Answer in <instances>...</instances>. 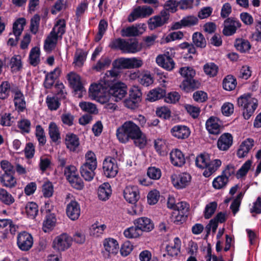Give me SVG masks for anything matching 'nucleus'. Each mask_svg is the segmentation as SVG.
<instances>
[{"label":"nucleus","instance_id":"f257e3e1","mask_svg":"<svg viewBox=\"0 0 261 261\" xmlns=\"http://www.w3.org/2000/svg\"><path fill=\"white\" fill-rule=\"evenodd\" d=\"M116 136L120 142L126 143L133 140L134 145L140 149H143L147 144V138L140 127L133 121L128 120L117 128Z\"/></svg>","mask_w":261,"mask_h":261},{"label":"nucleus","instance_id":"f03ea898","mask_svg":"<svg viewBox=\"0 0 261 261\" xmlns=\"http://www.w3.org/2000/svg\"><path fill=\"white\" fill-rule=\"evenodd\" d=\"M109 47L113 50H121L123 53L135 54L141 50L137 39H130L127 41L118 38L111 41Z\"/></svg>","mask_w":261,"mask_h":261},{"label":"nucleus","instance_id":"7ed1b4c3","mask_svg":"<svg viewBox=\"0 0 261 261\" xmlns=\"http://www.w3.org/2000/svg\"><path fill=\"white\" fill-rule=\"evenodd\" d=\"M238 103L239 106H243V115L246 120L253 115L258 106L257 100L252 98L250 94L241 96L238 98Z\"/></svg>","mask_w":261,"mask_h":261},{"label":"nucleus","instance_id":"20e7f679","mask_svg":"<svg viewBox=\"0 0 261 261\" xmlns=\"http://www.w3.org/2000/svg\"><path fill=\"white\" fill-rule=\"evenodd\" d=\"M108 92V95H111L115 97V101H118L123 98L126 94V86L122 82L111 83L105 87L104 92Z\"/></svg>","mask_w":261,"mask_h":261},{"label":"nucleus","instance_id":"39448f33","mask_svg":"<svg viewBox=\"0 0 261 261\" xmlns=\"http://www.w3.org/2000/svg\"><path fill=\"white\" fill-rule=\"evenodd\" d=\"M72 242L71 237L66 233H63L55 238L53 242V248L57 251H64L71 247Z\"/></svg>","mask_w":261,"mask_h":261},{"label":"nucleus","instance_id":"423d86ee","mask_svg":"<svg viewBox=\"0 0 261 261\" xmlns=\"http://www.w3.org/2000/svg\"><path fill=\"white\" fill-rule=\"evenodd\" d=\"M67 77L70 87L74 90V95H77L78 97L81 98L83 92H86V90L82 83L80 76L75 72H70L67 74Z\"/></svg>","mask_w":261,"mask_h":261},{"label":"nucleus","instance_id":"0eeeda50","mask_svg":"<svg viewBox=\"0 0 261 261\" xmlns=\"http://www.w3.org/2000/svg\"><path fill=\"white\" fill-rule=\"evenodd\" d=\"M103 245L105 250L102 251V253L105 258H110L118 253L119 247L115 239L111 238L105 239L103 241Z\"/></svg>","mask_w":261,"mask_h":261},{"label":"nucleus","instance_id":"6e6552de","mask_svg":"<svg viewBox=\"0 0 261 261\" xmlns=\"http://www.w3.org/2000/svg\"><path fill=\"white\" fill-rule=\"evenodd\" d=\"M102 168L105 175L108 178L115 177L118 172V167L116 159L109 156L104 160Z\"/></svg>","mask_w":261,"mask_h":261},{"label":"nucleus","instance_id":"1a4fd4ad","mask_svg":"<svg viewBox=\"0 0 261 261\" xmlns=\"http://www.w3.org/2000/svg\"><path fill=\"white\" fill-rule=\"evenodd\" d=\"M241 26V23L237 18L232 17H228L224 21L222 33L225 36H232Z\"/></svg>","mask_w":261,"mask_h":261},{"label":"nucleus","instance_id":"9d476101","mask_svg":"<svg viewBox=\"0 0 261 261\" xmlns=\"http://www.w3.org/2000/svg\"><path fill=\"white\" fill-rule=\"evenodd\" d=\"M170 14L166 10H162L159 15H155L149 19L148 25L150 30L161 27L168 22Z\"/></svg>","mask_w":261,"mask_h":261},{"label":"nucleus","instance_id":"9b49d317","mask_svg":"<svg viewBox=\"0 0 261 261\" xmlns=\"http://www.w3.org/2000/svg\"><path fill=\"white\" fill-rule=\"evenodd\" d=\"M171 179L174 187L177 189H182L187 187L191 180L190 174L183 172L179 174H174L171 175Z\"/></svg>","mask_w":261,"mask_h":261},{"label":"nucleus","instance_id":"f8f14e48","mask_svg":"<svg viewBox=\"0 0 261 261\" xmlns=\"http://www.w3.org/2000/svg\"><path fill=\"white\" fill-rule=\"evenodd\" d=\"M17 244L21 250L29 251L33 246V238L30 233L23 231L18 234Z\"/></svg>","mask_w":261,"mask_h":261},{"label":"nucleus","instance_id":"ddd939ff","mask_svg":"<svg viewBox=\"0 0 261 261\" xmlns=\"http://www.w3.org/2000/svg\"><path fill=\"white\" fill-rule=\"evenodd\" d=\"M205 127L209 134L218 135L221 132L222 121L217 117H210L205 122Z\"/></svg>","mask_w":261,"mask_h":261},{"label":"nucleus","instance_id":"4468645a","mask_svg":"<svg viewBox=\"0 0 261 261\" xmlns=\"http://www.w3.org/2000/svg\"><path fill=\"white\" fill-rule=\"evenodd\" d=\"M123 193L124 199L129 203H136L140 197L139 188L137 186H127Z\"/></svg>","mask_w":261,"mask_h":261},{"label":"nucleus","instance_id":"2eb2a0df","mask_svg":"<svg viewBox=\"0 0 261 261\" xmlns=\"http://www.w3.org/2000/svg\"><path fill=\"white\" fill-rule=\"evenodd\" d=\"M172 136L179 140H185L189 138L191 134L190 128L185 125H174L170 130Z\"/></svg>","mask_w":261,"mask_h":261},{"label":"nucleus","instance_id":"dca6fc26","mask_svg":"<svg viewBox=\"0 0 261 261\" xmlns=\"http://www.w3.org/2000/svg\"><path fill=\"white\" fill-rule=\"evenodd\" d=\"M233 137L228 133L222 134L217 140V146L220 151H227L232 146Z\"/></svg>","mask_w":261,"mask_h":261},{"label":"nucleus","instance_id":"f3484780","mask_svg":"<svg viewBox=\"0 0 261 261\" xmlns=\"http://www.w3.org/2000/svg\"><path fill=\"white\" fill-rule=\"evenodd\" d=\"M156 62L158 65L168 71L172 70L175 66V62L168 52L167 54L159 55L156 58Z\"/></svg>","mask_w":261,"mask_h":261},{"label":"nucleus","instance_id":"a211bd4d","mask_svg":"<svg viewBox=\"0 0 261 261\" xmlns=\"http://www.w3.org/2000/svg\"><path fill=\"white\" fill-rule=\"evenodd\" d=\"M13 94H14L13 101L16 110L18 112H24L26 109V101L24 94L19 88L14 90Z\"/></svg>","mask_w":261,"mask_h":261},{"label":"nucleus","instance_id":"6ab92c4d","mask_svg":"<svg viewBox=\"0 0 261 261\" xmlns=\"http://www.w3.org/2000/svg\"><path fill=\"white\" fill-rule=\"evenodd\" d=\"M171 163L175 167H181L186 163V158L182 152L178 149H173L170 153Z\"/></svg>","mask_w":261,"mask_h":261},{"label":"nucleus","instance_id":"aec40b11","mask_svg":"<svg viewBox=\"0 0 261 261\" xmlns=\"http://www.w3.org/2000/svg\"><path fill=\"white\" fill-rule=\"evenodd\" d=\"M67 216L72 220H77L81 214L79 203L75 200H72L67 204L66 208Z\"/></svg>","mask_w":261,"mask_h":261},{"label":"nucleus","instance_id":"412c9836","mask_svg":"<svg viewBox=\"0 0 261 261\" xmlns=\"http://www.w3.org/2000/svg\"><path fill=\"white\" fill-rule=\"evenodd\" d=\"M65 144L70 151L75 152L80 145L79 137L72 133H67L65 138Z\"/></svg>","mask_w":261,"mask_h":261},{"label":"nucleus","instance_id":"4be33fe9","mask_svg":"<svg viewBox=\"0 0 261 261\" xmlns=\"http://www.w3.org/2000/svg\"><path fill=\"white\" fill-rule=\"evenodd\" d=\"M254 145V140L250 138H247L242 142L239 149H238L237 152V156L241 159L247 156Z\"/></svg>","mask_w":261,"mask_h":261},{"label":"nucleus","instance_id":"5701e85b","mask_svg":"<svg viewBox=\"0 0 261 261\" xmlns=\"http://www.w3.org/2000/svg\"><path fill=\"white\" fill-rule=\"evenodd\" d=\"M102 87L101 85L92 84L90 85L89 91L91 96L96 98L98 102L105 103L109 100V97L106 94H102L100 91V88Z\"/></svg>","mask_w":261,"mask_h":261},{"label":"nucleus","instance_id":"b1692460","mask_svg":"<svg viewBox=\"0 0 261 261\" xmlns=\"http://www.w3.org/2000/svg\"><path fill=\"white\" fill-rule=\"evenodd\" d=\"M112 188L109 182H104L99 186L98 189V197L102 201H106L109 199L112 195Z\"/></svg>","mask_w":261,"mask_h":261},{"label":"nucleus","instance_id":"393cba45","mask_svg":"<svg viewBox=\"0 0 261 261\" xmlns=\"http://www.w3.org/2000/svg\"><path fill=\"white\" fill-rule=\"evenodd\" d=\"M18 86H17L13 84L12 83H10L8 81H4L1 83V99H5L8 98L9 96L10 92L13 93V91L16 90L17 88H19Z\"/></svg>","mask_w":261,"mask_h":261},{"label":"nucleus","instance_id":"a878e982","mask_svg":"<svg viewBox=\"0 0 261 261\" xmlns=\"http://www.w3.org/2000/svg\"><path fill=\"white\" fill-rule=\"evenodd\" d=\"M181 241L178 237L174 239V244L167 245L166 247V251L167 254L171 257L177 256L180 252Z\"/></svg>","mask_w":261,"mask_h":261},{"label":"nucleus","instance_id":"bb28decb","mask_svg":"<svg viewBox=\"0 0 261 261\" xmlns=\"http://www.w3.org/2000/svg\"><path fill=\"white\" fill-rule=\"evenodd\" d=\"M200 86V83L194 78L188 80H184L181 83L180 87L186 92L193 91L198 89Z\"/></svg>","mask_w":261,"mask_h":261},{"label":"nucleus","instance_id":"cd10ccee","mask_svg":"<svg viewBox=\"0 0 261 261\" xmlns=\"http://www.w3.org/2000/svg\"><path fill=\"white\" fill-rule=\"evenodd\" d=\"M60 70L56 68L53 71L47 73L45 75V80L43 83L46 89H50L54 85L55 80L60 74Z\"/></svg>","mask_w":261,"mask_h":261},{"label":"nucleus","instance_id":"c85d7f7f","mask_svg":"<svg viewBox=\"0 0 261 261\" xmlns=\"http://www.w3.org/2000/svg\"><path fill=\"white\" fill-rule=\"evenodd\" d=\"M166 94V90L161 88H158L150 90L147 94V99L150 102L164 98Z\"/></svg>","mask_w":261,"mask_h":261},{"label":"nucleus","instance_id":"c756f323","mask_svg":"<svg viewBox=\"0 0 261 261\" xmlns=\"http://www.w3.org/2000/svg\"><path fill=\"white\" fill-rule=\"evenodd\" d=\"M221 164V161L219 159H215L213 161L210 160L208 166L203 172V175L205 177H210L218 169Z\"/></svg>","mask_w":261,"mask_h":261},{"label":"nucleus","instance_id":"7c9ffc66","mask_svg":"<svg viewBox=\"0 0 261 261\" xmlns=\"http://www.w3.org/2000/svg\"><path fill=\"white\" fill-rule=\"evenodd\" d=\"M15 171L12 173H4L1 176V183L3 186L12 188L14 187L16 184V180L14 177Z\"/></svg>","mask_w":261,"mask_h":261},{"label":"nucleus","instance_id":"2f4dec72","mask_svg":"<svg viewBox=\"0 0 261 261\" xmlns=\"http://www.w3.org/2000/svg\"><path fill=\"white\" fill-rule=\"evenodd\" d=\"M226 220V215L223 212L218 213L212 219L205 228H217L219 223H223Z\"/></svg>","mask_w":261,"mask_h":261},{"label":"nucleus","instance_id":"473e14b6","mask_svg":"<svg viewBox=\"0 0 261 261\" xmlns=\"http://www.w3.org/2000/svg\"><path fill=\"white\" fill-rule=\"evenodd\" d=\"M135 228H154V226L152 221L145 217L139 218L134 221Z\"/></svg>","mask_w":261,"mask_h":261},{"label":"nucleus","instance_id":"72a5a7b5","mask_svg":"<svg viewBox=\"0 0 261 261\" xmlns=\"http://www.w3.org/2000/svg\"><path fill=\"white\" fill-rule=\"evenodd\" d=\"M40 50L38 47H33L30 52L29 60L30 64L34 66H37L40 63Z\"/></svg>","mask_w":261,"mask_h":261},{"label":"nucleus","instance_id":"f704fd0d","mask_svg":"<svg viewBox=\"0 0 261 261\" xmlns=\"http://www.w3.org/2000/svg\"><path fill=\"white\" fill-rule=\"evenodd\" d=\"M96 169V168H92L88 166L82 165L80 168L81 174L85 180L91 181L95 176L94 171Z\"/></svg>","mask_w":261,"mask_h":261},{"label":"nucleus","instance_id":"c9c22d12","mask_svg":"<svg viewBox=\"0 0 261 261\" xmlns=\"http://www.w3.org/2000/svg\"><path fill=\"white\" fill-rule=\"evenodd\" d=\"M234 46L238 50L243 53L249 51L251 45L248 40L243 38H237L235 40Z\"/></svg>","mask_w":261,"mask_h":261},{"label":"nucleus","instance_id":"e433bc0d","mask_svg":"<svg viewBox=\"0 0 261 261\" xmlns=\"http://www.w3.org/2000/svg\"><path fill=\"white\" fill-rule=\"evenodd\" d=\"M192 42L197 48H204L206 46V41L203 35L198 32H195L192 35Z\"/></svg>","mask_w":261,"mask_h":261},{"label":"nucleus","instance_id":"4c0bfd02","mask_svg":"<svg viewBox=\"0 0 261 261\" xmlns=\"http://www.w3.org/2000/svg\"><path fill=\"white\" fill-rule=\"evenodd\" d=\"M222 85L224 90L228 91H232L236 87L237 80L234 76L231 74L227 75L223 80Z\"/></svg>","mask_w":261,"mask_h":261},{"label":"nucleus","instance_id":"58836bf2","mask_svg":"<svg viewBox=\"0 0 261 261\" xmlns=\"http://www.w3.org/2000/svg\"><path fill=\"white\" fill-rule=\"evenodd\" d=\"M203 70L206 75L213 77L217 75L219 67L214 62H207L203 65Z\"/></svg>","mask_w":261,"mask_h":261},{"label":"nucleus","instance_id":"ea45409f","mask_svg":"<svg viewBox=\"0 0 261 261\" xmlns=\"http://www.w3.org/2000/svg\"><path fill=\"white\" fill-rule=\"evenodd\" d=\"M9 65L11 68V72L17 73L22 68V64L20 56L14 55L12 57L10 61Z\"/></svg>","mask_w":261,"mask_h":261},{"label":"nucleus","instance_id":"a19ab883","mask_svg":"<svg viewBox=\"0 0 261 261\" xmlns=\"http://www.w3.org/2000/svg\"><path fill=\"white\" fill-rule=\"evenodd\" d=\"M210 161V156L207 153H201L197 156L195 160L196 166L200 169L206 168Z\"/></svg>","mask_w":261,"mask_h":261},{"label":"nucleus","instance_id":"79ce46f5","mask_svg":"<svg viewBox=\"0 0 261 261\" xmlns=\"http://www.w3.org/2000/svg\"><path fill=\"white\" fill-rule=\"evenodd\" d=\"M48 134L51 141L54 142H56L61 139L59 128L54 122H50L49 124Z\"/></svg>","mask_w":261,"mask_h":261},{"label":"nucleus","instance_id":"37998d69","mask_svg":"<svg viewBox=\"0 0 261 261\" xmlns=\"http://www.w3.org/2000/svg\"><path fill=\"white\" fill-rule=\"evenodd\" d=\"M229 179L222 173L215 178L212 182L213 188L216 190H219L225 188L228 184Z\"/></svg>","mask_w":261,"mask_h":261},{"label":"nucleus","instance_id":"c03bdc74","mask_svg":"<svg viewBox=\"0 0 261 261\" xmlns=\"http://www.w3.org/2000/svg\"><path fill=\"white\" fill-rule=\"evenodd\" d=\"M25 24L26 20L24 18H19L14 22L13 33L15 36H20Z\"/></svg>","mask_w":261,"mask_h":261},{"label":"nucleus","instance_id":"a18cd8bd","mask_svg":"<svg viewBox=\"0 0 261 261\" xmlns=\"http://www.w3.org/2000/svg\"><path fill=\"white\" fill-rule=\"evenodd\" d=\"M46 103L48 109L50 111L57 110L61 106V102L58 97L56 96H47Z\"/></svg>","mask_w":261,"mask_h":261},{"label":"nucleus","instance_id":"49530a36","mask_svg":"<svg viewBox=\"0 0 261 261\" xmlns=\"http://www.w3.org/2000/svg\"><path fill=\"white\" fill-rule=\"evenodd\" d=\"M85 162L83 165L88 166L92 168H97V159L95 153L93 151H88L85 154Z\"/></svg>","mask_w":261,"mask_h":261},{"label":"nucleus","instance_id":"de8ad7c7","mask_svg":"<svg viewBox=\"0 0 261 261\" xmlns=\"http://www.w3.org/2000/svg\"><path fill=\"white\" fill-rule=\"evenodd\" d=\"M25 211L29 217L34 219L38 215V205L35 202H29L25 206Z\"/></svg>","mask_w":261,"mask_h":261},{"label":"nucleus","instance_id":"09e8293b","mask_svg":"<svg viewBox=\"0 0 261 261\" xmlns=\"http://www.w3.org/2000/svg\"><path fill=\"white\" fill-rule=\"evenodd\" d=\"M57 223V218L55 214L48 213L46 215L43 222V226L45 228L54 227Z\"/></svg>","mask_w":261,"mask_h":261},{"label":"nucleus","instance_id":"8fccbe9b","mask_svg":"<svg viewBox=\"0 0 261 261\" xmlns=\"http://www.w3.org/2000/svg\"><path fill=\"white\" fill-rule=\"evenodd\" d=\"M179 72L185 78L184 80L193 79L196 75L195 70L191 67H181Z\"/></svg>","mask_w":261,"mask_h":261},{"label":"nucleus","instance_id":"3c124183","mask_svg":"<svg viewBox=\"0 0 261 261\" xmlns=\"http://www.w3.org/2000/svg\"><path fill=\"white\" fill-rule=\"evenodd\" d=\"M152 229H125L123 232L124 236L129 239L138 238L143 231L150 232Z\"/></svg>","mask_w":261,"mask_h":261},{"label":"nucleus","instance_id":"603ef678","mask_svg":"<svg viewBox=\"0 0 261 261\" xmlns=\"http://www.w3.org/2000/svg\"><path fill=\"white\" fill-rule=\"evenodd\" d=\"M190 211V204L185 201H180L177 203V206L175 208L174 214L178 213L184 215L188 216Z\"/></svg>","mask_w":261,"mask_h":261},{"label":"nucleus","instance_id":"864d4df0","mask_svg":"<svg viewBox=\"0 0 261 261\" xmlns=\"http://www.w3.org/2000/svg\"><path fill=\"white\" fill-rule=\"evenodd\" d=\"M198 21V18L194 15L186 16L181 19V23L184 25V28L197 25Z\"/></svg>","mask_w":261,"mask_h":261},{"label":"nucleus","instance_id":"5fc2aeb1","mask_svg":"<svg viewBox=\"0 0 261 261\" xmlns=\"http://www.w3.org/2000/svg\"><path fill=\"white\" fill-rule=\"evenodd\" d=\"M147 175L151 179L158 180L162 176V172L159 168L149 167L147 170Z\"/></svg>","mask_w":261,"mask_h":261},{"label":"nucleus","instance_id":"6e6d98bb","mask_svg":"<svg viewBox=\"0 0 261 261\" xmlns=\"http://www.w3.org/2000/svg\"><path fill=\"white\" fill-rule=\"evenodd\" d=\"M87 54L82 50H77L75 53L73 63L79 67L83 65L86 59Z\"/></svg>","mask_w":261,"mask_h":261},{"label":"nucleus","instance_id":"4d7b16f0","mask_svg":"<svg viewBox=\"0 0 261 261\" xmlns=\"http://www.w3.org/2000/svg\"><path fill=\"white\" fill-rule=\"evenodd\" d=\"M121 35L122 37H135L139 35V30L134 26L128 27L122 29L121 31Z\"/></svg>","mask_w":261,"mask_h":261},{"label":"nucleus","instance_id":"13d9d810","mask_svg":"<svg viewBox=\"0 0 261 261\" xmlns=\"http://www.w3.org/2000/svg\"><path fill=\"white\" fill-rule=\"evenodd\" d=\"M81 109L91 114H96L97 112V109L95 104L89 102H81L79 104Z\"/></svg>","mask_w":261,"mask_h":261},{"label":"nucleus","instance_id":"bf43d9fd","mask_svg":"<svg viewBox=\"0 0 261 261\" xmlns=\"http://www.w3.org/2000/svg\"><path fill=\"white\" fill-rule=\"evenodd\" d=\"M217 207V203L213 201L206 204L204 211V216L205 219L210 218L215 212Z\"/></svg>","mask_w":261,"mask_h":261},{"label":"nucleus","instance_id":"052dcab7","mask_svg":"<svg viewBox=\"0 0 261 261\" xmlns=\"http://www.w3.org/2000/svg\"><path fill=\"white\" fill-rule=\"evenodd\" d=\"M250 245H255L259 240V232L254 229H246Z\"/></svg>","mask_w":261,"mask_h":261},{"label":"nucleus","instance_id":"680f3d73","mask_svg":"<svg viewBox=\"0 0 261 261\" xmlns=\"http://www.w3.org/2000/svg\"><path fill=\"white\" fill-rule=\"evenodd\" d=\"M43 196L45 198L51 197L54 193V186L51 182L47 181L45 182L42 185V190Z\"/></svg>","mask_w":261,"mask_h":261},{"label":"nucleus","instance_id":"e2e57ef3","mask_svg":"<svg viewBox=\"0 0 261 261\" xmlns=\"http://www.w3.org/2000/svg\"><path fill=\"white\" fill-rule=\"evenodd\" d=\"M64 174L68 181L73 178V177L79 175L77 169L73 165L66 167L64 170Z\"/></svg>","mask_w":261,"mask_h":261},{"label":"nucleus","instance_id":"0e129e2a","mask_svg":"<svg viewBox=\"0 0 261 261\" xmlns=\"http://www.w3.org/2000/svg\"><path fill=\"white\" fill-rule=\"evenodd\" d=\"M165 102L168 103H175L180 98V95L176 91H172L168 93L164 97Z\"/></svg>","mask_w":261,"mask_h":261},{"label":"nucleus","instance_id":"69168bd1","mask_svg":"<svg viewBox=\"0 0 261 261\" xmlns=\"http://www.w3.org/2000/svg\"><path fill=\"white\" fill-rule=\"evenodd\" d=\"M15 201L14 197L6 190L1 188V202L5 204L10 205Z\"/></svg>","mask_w":261,"mask_h":261},{"label":"nucleus","instance_id":"338daca9","mask_svg":"<svg viewBox=\"0 0 261 261\" xmlns=\"http://www.w3.org/2000/svg\"><path fill=\"white\" fill-rule=\"evenodd\" d=\"M128 58H119L115 60L113 63V67L114 69H128Z\"/></svg>","mask_w":261,"mask_h":261},{"label":"nucleus","instance_id":"774afa93","mask_svg":"<svg viewBox=\"0 0 261 261\" xmlns=\"http://www.w3.org/2000/svg\"><path fill=\"white\" fill-rule=\"evenodd\" d=\"M40 17L39 14H36L31 19L30 30L33 34H36L38 31L40 24Z\"/></svg>","mask_w":261,"mask_h":261}]
</instances>
